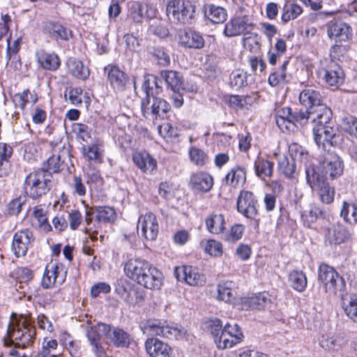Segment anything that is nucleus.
Returning a JSON list of instances; mask_svg holds the SVG:
<instances>
[{"instance_id":"obj_1","label":"nucleus","mask_w":357,"mask_h":357,"mask_svg":"<svg viewBox=\"0 0 357 357\" xmlns=\"http://www.w3.org/2000/svg\"><path fill=\"white\" fill-rule=\"evenodd\" d=\"M141 329L144 334L151 336L144 342L145 351L150 357H174L172 347L153 336L178 339L183 337L186 334L183 327L169 325L166 321L158 320L146 321L142 324Z\"/></svg>"},{"instance_id":"obj_2","label":"nucleus","mask_w":357,"mask_h":357,"mask_svg":"<svg viewBox=\"0 0 357 357\" xmlns=\"http://www.w3.org/2000/svg\"><path fill=\"white\" fill-rule=\"evenodd\" d=\"M126 275L146 289H158L162 285V273L148 261L130 259L124 266Z\"/></svg>"},{"instance_id":"obj_3","label":"nucleus","mask_w":357,"mask_h":357,"mask_svg":"<svg viewBox=\"0 0 357 357\" xmlns=\"http://www.w3.org/2000/svg\"><path fill=\"white\" fill-rule=\"evenodd\" d=\"M195 12L196 6L190 0H169L166 6L167 16L175 24H190Z\"/></svg>"},{"instance_id":"obj_4","label":"nucleus","mask_w":357,"mask_h":357,"mask_svg":"<svg viewBox=\"0 0 357 357\" xmlns=\"http://www.w3.org/2000/svg\"><path fill=\"white\" fill-rule=\"evenodd\" d=\"M318 282L329 295H342L346 288L344 279L333 266L325 263L319 266Z\"/></svg>"},{"instance_id":"obj_5","label":"nucleus","mask_w":357,"mask_h":357,"mask_svg":"<svg viewBox=\"0 0 357 357\" xmlns=\"http://www.w3.org/2000/svg\"><path fill=\"white\" fill-rule=\"evenodd\" d=\"M52 175L41 169L29 173L25 178V193L32 199L45 195L50 190Z\"/></svg>"},{"instance_id":"obj_6","label":"nucleus","mask_w":357,"mask_h":357,"mask_svg":"<svg viewBox=\"0 0 357 357\" xmlns=\"http://www.w3.org/2000/svg\"><path fill=\"white\" fill-rule=\"evenodd\" d=\"M289 153L291 157L286 155L275 154L278 156V166L279 171L287 178H291L296 174V165L295 161L301 160L305 162L307 160L308 153L298 144H291L289 146Z\"/></svg>"},{"instance_id":"obj_7","label":"nucleus","mask_w":357,"mask_h":357,"mask_svg":"<svg viewBox=\"0 0 357 357\" xmlns=\"http://www.w3.org/2000/svg\"><path fill=\"white\" fill-rule=\"evenodd\" d=\"M244 8L241 7V13H236L229 22H228L224 29V33L227 37H234L241 35L251 34L256 28V23L254 16L249 13H243Z\"/></svg>"},{"instance_id":"obj_8","label":"nucleus","mask_w":357,"mask_h":357,"mask_svg":"<svg viewBox=\"0 0 357 357\" xmlns=\"http://www.w3.org/2000/svg\"><path fill=\"white\" fill-rule=\"evenodd\" d=\"M142 89L146 95L141 102L142 115L146 119H154L155 105L153 98H156V96L160 93L162 89L158 85L157 78L153 75L144 77Z\"/></svg>"},{"instance_id":"obj_9","label":"nucleus","mask_w":357,"mask_h":357,"mask_svg":"<svg viewBox=\"0 0 357 357\" xmlns=\"http://www.w3.org/2000/svg\"><path fill=\"white\" fill-rule=\"evenodd\" d=\"M7 335L16 346L26 347L32 342L35 329L25 321L13 320L8 325Z\"/></svg>"},{"instance_id":"obj_10","label":"nucleus","mask_w":357,"mask_h":357,"mask_svg":"<svg viewBox=\"0 0 357 357\" xmlns=\"http://www.w3.org/2000/svg\"><path fill=\"white\" fill-rule=\"evenodd\" d=\"M93 214H95L96 225L93 227H89L84 229V232L87 234L92 241L97 240V234L100 229V223H109L116 219V211L114 208L110 206H96L92 208Z\"/></svg>"},{"instance_id":"obj_11","label":"nucleus","mask_w":357,"mask_h":357,"mask_svg":"<svg viewBox=\"0 0 357 357\" xmlns=\"http://www.w3.org/2000/svg\"><path fill=\"white\" fill-rule=\"evenodd\" d=\"M157 14V8L148 3L134 1L128 6V17L135 24H141L144 20L153 19Z\"/></svg>"},{"instance_id":"obj_12","label":"nucleus","mask_w":357,"mask_h":357,"mask_svg":"<svg viewBox=\"0 0 357 357\" xmlns=\"http://www.w3.org/2000/svg\"><path fill=\"white\" fill-rule=\"evenodd\" d=\"M243 334L236 324H227L216 340L217 347L219 349L231 348L243 341Z\"/></svg>"},{"instance_id":"obj_13","label":"nucleus","mask_w":357,"mask_h":357,"mask_svg":"<svg viewBox=\"0 0 357 357\" xmlns=\"http://www.w3.org/2000/svg\"><path fill=\"white\" fill-rule=\"evenodd\" d=\"M237 211L247 218L255 219L258 214L257 200L250 191L242 190L237 199Z\"/></svg>"},{"instance_id":"obj_14","label":"nucleus","mask_w":357,"mask_h":357,"mask_svg":"<svg viewBox=\"0 0 357 357\" xmlns=\"http://www.w3.org/2000/svg\"><path fill=\"white\" fill-rule=\"evenodd\" d=\"M320 168L326 179H334L343 172V163L340 158L335 153H327L324 160L320 163Z\"/></svg>"},{"instance_id":"obj_15","label":"nucleus","mask_w":357,"mask_h":357,"mask_svg":"<svg viewBox=\"0 0 357 357\" xmlns=\"http://www.w3.org/2000/svg\"><path fill=\"white\" fill-rule=\"evenodd\" d=\"M142 236L148 241L156 239L159 233V225L156 215L152 213H146L139 216L137 223Z\"/></svg>"},{"instance_id":"obj_16","label":"nucleus","mask_w":357,"mask_h":357,"mask_svg":"<svg viewBox=\"0 0 357 357\" xmlns=\"http://www.w3.org/2000/svg\"><path fill=\"white\" fill-rule=\"evenodd\" d=\"M352 29L347 23L333 20L327 23V34L336 43L348 40L351 37Z\"/></svg>"},{"instance_id":"obj_17","label":"nucleus","mask_w":357,"mask_h":357,"mask_svg":"<svg viewBox=\"0 0 357 357\" xmlns=\"http://www.w3.org/2000/svg\"><path fill=\"white\" fill-rule=\"evenodd\" d=\"M33 233L29 229L17 231L14 236L12 249L17 257L24 256L33 241Z\"/></svg>"},{"instance_id":"obj_18","label":"nucleus","mask_w":357,"mask_h":357,"mask_svg":"<svg viewBox=\"0 0 357 357\" xmlns=\"http://www.w3.org/2000/svg\"><path fill=\"white\" fill-rule=\"evenodd\" d=\"M178 44L185 48L200 49L204 45L202 35L192 29L181 30L178 33Z\"/></svg>"},{"instance_id":"obj_19","label":"nucleus","mask_w":357,"mask_h":357,"mask_svg":"<svg viewBox=\"0 0 357 357\" xmlns=\"http://www.w3.org/2000/svg\"><path fill=\"white\" fill-rule=\"evenodd\" d=\"M325 82L331 86H338L344 79V73L341 67L335 62H331L319 72Z\"/></svg>"},{"instance_id":"obj_20","label":"nucleus","mask_w":357,"mask_h":357,"mask_svg":"<svg viewBox=\"0 0 357 357\" xmlns=\"http://www.w3.org/2000/svg\"><path fill=\"white\" fill-rule=\"evenodd\" d=\"M299 101L307 109L313 110L324 105L320 92L313 88L302 90L299 95Z\"/></svg>"},{"instance_id":"obj_21","label":"nucleus","mask_w":357,"mask_h":357,"mask_svg":"<svg viewBox=\"0 0 357 357\" xmlns=\"http://www.w3.org/2000/svg\"><path fill=\"white\" fill-rule=\"evenodd\" d=\"M105 70H108V80L113 89L117 92L124 91L128 82L126 73L115 66H109Z\"/></svg>"},{"instance_id":"obj_22","label":"nucleus","mask_w":357,"mask_h":357,"mask_svg":"<svg viewBox=\"0 0 357 357\" xmlns=\"http://www.w3.org/2000/svg\"><path fill=\"white\" fill-rule=\"evenodd\" d=\"M314 139L318 146L324 147L328 143L333 145V138L336 135V130L332 125L312 126Z\"/></svg>"},{"instance_id":"obj_23","label":"nucleus","mask_w":357,"mask_h":357,"mask_svg":"<svg viewBox=\"0 0 357 357\" xmlns=\"http://www.w3.org/2000/svg\"><path fill=\"white\" fill-rule=\"evenodd\" d=\"M174 273L178 280L182 278L187 284L191 286H197L204 282L203 275L191 266H183L181 268H176Z\"/></svg>"},{"instance_id":"obj_24","label":"nucleus","mask_w":357,"mask_h":357,"mask_svg":"<svg viewBox=\"0 0 357 357\" xmlns=\"http://www.w3.org/2000/svg\"><path fill=\"white\" fill-rule=\"evenodd\" d=\"M271 296L267 292H262L244 298L242 304L243 309L245 310H263L271 303Z\"/></svg>"},{"instance_id":"obj_25","label":"nucleus","mask_w":357,"mask_h":357,"mask_svg":"<svg viewBox=\"0 0 357 357\" xmlns=\"http://www.w3.org/2000/svg\"><path fill=\"white\" fill-rule=\"evenodd\" d=\"M36 57L39 66L45 70L55 71L61 65V61L57 54L48 53L43 50L36 52Z\"/></svg>"},{"instance_id":"obj_26","label":"nucleus","mask_w":357,"mask_h":357,"mask_svg":"<svg viewBox=\"0 0 357 357\" xmlns=\"http://www.w3.org/2000/svg\"><path fill=\"white\" fill-rule=\"evenodd\" d=\"M351 231L349 228L337 224L333 225L328 230L326 238L329 243L332 245H340L347 242L351 238Z\"/></svg>"},{"instance_id":"obj_27","label":"nucleus","mask_w":357,"mask_h":357,"mask_svg":"<svg viewBox=\"0 0 357 357\" xmlns=\"http://www.w3.org/2000/svg\"><path fill=\"white\" fill-rule=\"evenodd\" d=\"M135 165L144 173H151L157 167L156 160L147 152H136L132 155Z\"/></svg>"},{"instance_id":"obj_28","label":"nucleus","mask_w":357,"mask_h":357,"mask_svg":"<svg viewBox=\"0 0 357 357\" xmlns=\"http://www.w3.org/2000/svg\"><path fill=\"white\" fill-rule=\"evenodd\" d=\"M305 172L306 183L312 190H316L317 187L324 185V183L326 181L320 166L305 165Z\"/></svg>"},{"instance_id":"obj_29","label":"nucleus","mask_w":357,"mask_h":357,"mask_svg":"<svg viewBox=\"0 0 357 357\" xmlns=\"http://www.w3.org/2000/svg\"><path fill=\"white\" fill-rule=\"evenodd\" d=\"M332 111L325 104L311 111L312 126L332 125Z\"/></svg>"},{"instance_id":"obj_30","label":"nucleus","mask_w":357,"mask_h":357,"mask_svg":"<svg viewBox=\"0 0 357 357\" xmlns=\"http://www.w3.org/2000/svg\"><path fill=\"white\" fill-rule=\"evenodd\" d=\"M190 184L195 190L208 192L213 185V180L210 174L198 172L191 176Z\"/></svg>"},{"instance_id":"obj_31","label":"nucleus","mask_w":357,"mask_h":357,"mask_svg":"<svg viewBox=\"0 0 357 357\" xmlns=\"http://www.w3.org/2000/svg\"><path fill=\"white\" fill-rule=\"evenodd\" d=\"M319 344L324 350L328 352H335L342 347L345 341L339 335L323 334L319 340Z\"/></svg>"},{"instance_id":"obj_32","label":"nucleus","mask_w":357,"mask_h":357,"mask_svg":"<svg viewBox=\"0 0 357 357\" xmlns=\"http://www.w3.org/2000/svg\"><path fill=\"white\" fill-rule=\"evenodd\" d=\"M217 299L225 303H231L235 301L236 291V284L232 281H225L217 286Z\"/></svg>"},{"instance_id":"obj_33","label":"nucleus","mask_w":357,"mask_h":357,"mask_svg":"<svg viewBox=\"0 0 357 357\" xmlns=\"http://www.w3.org/2000/svg\"><path fill=\"white\" fill-rule=\"evenodd\" d=\"M32 225L38 227L45 232L52 230V226L48 222L47 218V211L41 205L33 208L32 213Z\"/></svg>"},{"instance_id":"obj_34","label":"nucleus","mask_w":357,"mask_h":357,"mask_svg":"<svg viewBox=\"0 0 357 357\" xmlns=\"http://www.w3.org/2000/svg\"><path fill=\"white\" fill-rule=\"evenodd\" d=\"M342 307L347 317L354 323H357V294L342 296Z\"/></svg>"},{"instance_id":"obj_35","label":"nucleus","mask_w":357,"mask_h":357,"mask_svg":"<svg viewBox=\"0 0 357 357\" xmlns=\"http://www.w3.org/2000/svg\"><path fill=\"white\" fill-rule=\"evenodd\" d=\"M43 29L46 33L56 40H66L70 36V31L56 22H46L44 24Z\"/></svg>"},{"instance_id":"obj_36","label":"nucleus","mask_w":357,"mask_h":357,"mask_svg":"<svg viewBox=\"0 0 357 357\" xmlns=\"http://www.w3.org/2000/svg\"><path fill=\"white\" fill-rule=\"evenodd\" d=\"M207 230L214 234H219L225 229V218L222 214L213 213L205 220Z\"/></svg>"},{"instance_id":"obj_37","label":"nucleus","mask_w":357,"mask_h":357,"mask_svg":"<svg viewBox=\"0 0 357 357\" xmlns=\"http://www.w3.org/2000/svg\"><path fill=\"white\" fill-rule=\"evenodd\" d=\"M66 65L70 73L77 78L85 79L89 76L88 68L78 59L70 58L67 61Z\"/></svg>"},{"instance_id":"obj_38","label":"nucleus","mask_w":357,"mask_h":357,"mask_svg":"<svg viewBox=\"0 0 357 357\" xmlns=\"http://www.w3.org/2000/svg\"><path fill=\"white\" fill-rule=\"evenodd\" d=\"M301 218L305 226L312 227L317 220L326 218V212L321 207L313 205L309 211L302 214Z\"/></svg>"},{"instance_id":"obj_39","label":"nucleus","mask_w":357,"mask_h":357,"mask_svg":"<svg viewBox=\"0 0 357 357\" xmlns=\"http://www.w3.org/2000/svg\"><path fill=\"white\" fill-rule=\"evenodd\" d=\"M274 163L263 158L258 157L255 161V170L256 175L265 179L271 177L273 173Z\"/></svg>"},{"instance_id":"obj_40","label":"nucleus","mask_w":357,"mask_h":357,"mask_svg":"<svg viewBox=\"0 0 357 357\" xmlns=\"http://www.w3.org/2000/svg\"><path fill=\"white\" fill-rule=\"evenodd\" d=\"M205 16L213 23L219 24L226 20L227 13L224 8L210 4L206 6Z\"/></svg>"},{"instance_id":"obj_41","label":"nucleus","mask_w":357,"mask_h":357,"mask_svg":"<svg viewBox=\"0 0 357 357\" xmlns=\"http://www.w3.org/2000/svg\"><path fill=\"white\" fill-rule=\"evenodd\" d=\"M109 341L116 347H128L130 343V335L121 328H114Z\"/></svg>"},{"instance_id":"obj_42","label":"nucleus","mask_w":357,"mask_h":357,"mask_svg":"<svg viewBox=\"0 0 357 357\" xmlns=\"http://www.w3.org/2000/svg\"><path fill=\"white\" fill-rule=\"evenodd\" d=\"M59 266L53 264L50 268L48 266L45 268L42 278L41 284L45 289H50L54 286L59 275Z\"/></svg>"},{"instance_id":"obj_43","label":"nucleus","mask_w":357,"mask_h":357,"mask_svg":"<svg viewBox=\"0 0 357 357\" xmlns=\"http://www.w3.org/2000/svg\"><path fill=\"white\" fill-rule=\"evenodd\" d=\"M225 182L227 185L236 186L239 183H245L246 180L245 170L243 167L232 168L225 176Z\"/></svg>"},{"instance_id":"obj_44","label":"nucleus","mask_w":357,"mask_h":357,"mask_svg":"<svg viewBox=\"0 0 357 357\" xmlns=\"http://www.w3.org/2000/svg\"><path fill=\"white\" fill-rule=\"evenodd\" d=\"M289 282L295 290L302 292L307 286V278L305 273L299 271H293L289 275Z\"/></svg>"},{"instance_id":"obj_45","label":"nucleus","mask_w":357,"mask_h":357,"mask_svg":"<svg viewBox=\"0 0 357 357\" xmlns=\"http://www.w3.org/2000/svg\"><path fill=\"white\" fill-rule=\"evenodd\" d=\"M37 96L31 93L29 89H26L22 93H17L13 97V101L15 106L22 109L25 107L28 102H31L33 105L37 102Z\"/></svg>"},{"instance_id":"obj_46","label":"nucleus","mask_w":357,"mask_h":357,"mask_svg":"<svg viewBox=\"0 0 357 357\" xmlns=\"http://www.w3.org/2000/svg\"><path fill=\"white\" fill-rule=\"evenodd\" d=\"M340 214L349 224L357 222V206L354 203L344 201Z\"/></svg>"},{"instance_id":"obj_47","label":"nucleus","mask_w":357,"mask_h":357,"mask_svg":"<svg viewBox=\"0 0 357 357\" xmlns=\"http://www.w3.org/2000/svg\"><path fill=\"white\" fill-rule=\"evenodd\" d=\"M229 84L234 89H240L248 85V74L243 70H235L229 76Z\"/></svg>"},{"instance_id":"obj_48","label":"nucleus","mask_w":357,"mask_h":357,"mask_svg":"<svg viewBox=\"0 0 357 357\" xmlns=\"http://www.w3.org/2000/svg\"><path fill=\"white\" fill-rule=\"evenodd\" d=\"M315 190L318 191L319 199L322 203L330 204L334 201L335 190L326 181L324 185L317 187Z\"/></svg>"},{"instance_id":"obj_49","label":"nucleus","mask_w":357,"mask_h":357,"mask_svg":"<svg viewBox=\"0 0 357 357\" xmlns=\"http://www.w3.org/2000/svg\"><path fill=\"white\" fill-rule=\"evenodd\" d=\"M163 77L167 85L173 91H178L182 89L183 82L177 72L173 70L166 71Z\"/></svg>"},{"instance_id":"obj_50","label":"nucleus","mask_w":357,"mask_h":357,"mask_svg":"<svg viewBox=\"0 0 357 357\" xmlns=\"http://www.w3.org/2000/svg\"><path fill=\"white\" fill-rule=\"evenodd\" d=\"M155 105L154 119H165L167 114L170 111L171 107L169 104L164 99L156 96V98H153Z\"/></svg>"},{"instance_id":"obj_51","label":"nucleus","mask_w":357,"mask_h":357,"mask_svg":"<svg viewBox=\"0 0 357 357\" xmlns=\"http://www.w3.org/2000/svg\"><path fill=\"white\" fill-rule=\"evenodd\" d=\"M62 164L63 161H61V155L54 154L43 163V167L40 169L52 174V173L58 172Z\"/></svg>"},{"instance_id":"obj_52","label":"nucleus","mask_w":357,"mask_h":357,"mask_svg":"<svg viewBox=\"0 0 357 357\" xmlns=\"http://www.w3.org/2000/svg\"><path fill=\"white\" fill-rule=\"evenodd\" d=\"M302 12V8L296 3L286 5L283 8L282 20L286 23L296 19Z\"/></svg>"},{"instance_id":"obj_53","label":"nucleus","mask_w":357,"mask_h":357,"mask_svg":"<svg viewBox=\"0 0 357 357\" xmlns=\"http://www.w3.org/2000/svg\"><path fill=\"white\" fill-rule=\"evenodd\" d=\"M190 160L197 166H203L208 160V156L204 151L197 147L192 146L189 150Z\"/></svg>"},{"instance_id":"obj_54","label":"nucleus","mask_w":357,"mask_h":357,"mask_svg":"<svg viewBox=\"0 0 357 357\" xmlns=\"http://www.w3.org/2000/svg\"><path fill=\"white\" fill-rule=\"evenodd\" d=\"M342 130L356 138H357V118L353 116H347L342 119Z\"/></svg>"},{"instance_id":"obj_55","label":"nucleus","mask_w":357,"mask_h":357,"mask_svg":"<svg viewBox=\"0 0 357 357\" xmlns=\"http://www.w3.org/2000/svg\"><path fill=\"white\" fill-rule=\"evenodd\" d=\"M26 197L25 196H20L13 199L7 206V211L10 215H17L21 211L22 206L26 203Z\"/></svg>"},{"instance_id":"obj_56","label":"nucleus","mask_w":357,"mask_h":357,"mask_svg":"<svg viewBox=\"0 0 357 357\" xmlns=\"http://www.w3.org/2000/svg\"><path fill=\"white\" fill-rule=\"evenodd\" d=\"M73 131L77 134V137L83 142H87L91 138V129L84 123H75L73 126Z\"/></svg>"},{"instance_id":"obj_57","label":"nucleus","mask_w":357,"mask_h":357,"mask_svg":"<svg viewBox=\"0 0 357 357\" xmlns=\"http://www.w3.org/2000/svg\"><path fill=\"white\" fill-rule=\"evenodd\" d=\"M205 251L211 256H221L222 254V245L215 240H209L206 245Z\"/></svg>"},{"instance_id":"obj_58","label":"nucleus","mask_w":357,"mask_h":357,"mask_svg":"<svg viewBox=\"0 0 357 357\" xmlns=\"http://www.w3.org/2000/svg\"><path fill=\"white\" fill-rule=\"evenodd\" d=\"M311 120V111H307L305 112H296L293 114L292 119H291V124L295 126H303L305 125L308 120Z\"/></svg>"},{"instance_id":"obj_59","label":"nucleus","mask_w":357,"mask_h":357,"mask_svg":"<svg viewBox=\"0 0 357 357\" xmlns=\"http://www.w3.org/2000/svg\"><path fill=\"white\" fill-rule=\"evenodd\" d=\"M13 154V149L10 146L0 143V177L2 176L1 167L4 162H8Z\"/></svg>"},{"instance_id":"obj_60","label":"nucleus","mask_w":357,"mask_h":357,"mask_svg":"<svg viewBox=\"0 0 357 357\" xmlns=\"http://www.w3.org/2000/svg\"><path fill=\"white\" fill-rule=\"evenodd\" d=\"M15 273L20 284L30 281L33 277L32 271L25 267L17 268L15 271Z\"/></svg>"},{"instance_id":"obj_61","label":"nucleus","mask_w":357,"mask_h":357,"mask_svg":"<svg viewBox=\"0 0 357 357\" xmlns=\"http://www.w3.org/2000/svg\"><path fill=\"white\" fill-rule=\"evenodd\" d=\"M286 73L279 72L278 70L272 73L268 79V84L271 86H276L281 83L285 82L286 80Z\"/></svg>"},{"instance_id":"obj_62","label":"nucleus","mask_w":357,"mask_h":357,"mask_svg":"<svg viewBox=\"0 0 357 357\" xmlns=\"http://www.w3.org/2000/svg\"><path fill=\"white\" fill-rule=\"evenodd\" d=\"M123 40L126 43L127 49L130 51H136L140 45L139 39L132 33L125 34L123 36Z\"/></svg>"},{"instance_id":"obj_63","label":"nucleus","mask_w":357,"mask_h":357,"mask_svg":"<svg viewBox=\"0 0 357 357\" xmlns=\"http://www.w3.org/2000/svg\"><path fill=\"white\" fill-rule=\"evenodd\" d=\"M83 153L89 160H98L100 154L98 152V148L96 144H91L87 146H83Z\"/></svg>"},{"instance_id":"obj_64","label":"nucleus","mask_w":357,"mask_h":357,"mask_svg":"<svg viewBox=\"0 0 357 357\" xmlns=\"http://www.w3.org/2000/svg\"><path fill=\"white\" fill-rule=\"evenodd\" d=\"M153 54L160 65L165 66L169 64V56L163 49L156 48L154 50Z\"/></svg>"}]
</instances>
